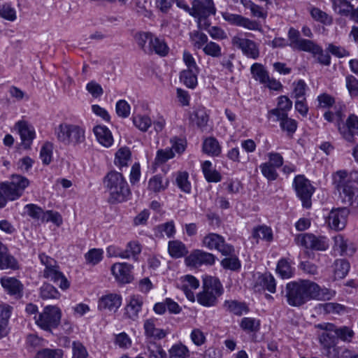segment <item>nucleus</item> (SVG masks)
<instances>
[{"instance_id":"1","label":"nucleus","mask_w":358,"mask_h":358,"mask_svg":"<svg viewBox=\"0 0 358 358\" xmlns=\"http://www.w3.org/2000/svg\"><path fill=\"white\" fill-rule=\"evenodd\" d=\"M287 301L291 306L299 307L308 301L330 300L336 292L326 287H320L316 282L309 280L292 281L285 287Z\"/></svg>"},{"instance_id":"2","label":"nucleus","mask_w":358,"mask_h":358,"mask_svg":"<svg viewBox=\"0 0 358 358\" xmlns=\"http://www.w3.org/2000/svg\"><path fill=\"white\" fill-rule=\"evenodd\" d=\"M223 292V287L218 278L206 276L203 280V290L197 294V301L206 307L214 306Z\"/></svg>"},{"instance_id":"3","label":"nucleus","mask_w":358,"mask_h":358,"mask_svg":"<svg viewBox=\"0 0 358 358\" xmlns=\"http://www.w3.org/2000/svg\"><path fill=\"white\" fill-rule=\"evenodd\" d=\"M57 140L64 145H78L85 141V131L80 127L68 123L60 124L55 129Z\"/></svg>"},{"instance_id":"4","label":"nucleus","mask_w":358,"mask_h":358,"mask_svg":"<svg viewBox=\"0 0 358 358\" xmlns=\"http://www.w3.org/2000/svg\"><path fill=\"white\" fill-rule=\"evenodd\" d=\"M39 259L41 264L45 266L43 277L58 285L62 289H68L70 285L69 282L60 271L57 262L44 254L40 255Z\"/></svg>"},{"instance_id":"5","label":"nucleus","mask_w":358,"mask_h":358,"mask_svg":"<svg viewBox=\"0 0 358 358\" xmlns=\"http://www.w3.org/2000/svg\"><path fill=\"white\" fill-rule=\"evenodd\" d=\"M62 311L56 306H46L43 311L34 316L36 325L41 329L51 332L60 324Z\"/></svg>"},{"instance_id":"6","label":"nucleus","mask_w":358,"mask_h":358,"mask_svg":"<svg viewBox=\"0 0 358 358\" xmlns=\"http://www.w3.org/2000/svg\"><path fill=\"white\" fill-rule=\"evenodd\" d=\"M334 185L339 192L342 202L357 210L358 209V180H335Z\"/></svg>"},{"instance_id":"7","label":"nucleus","mask_w":358,"mask_h":358,"mask_svg":"<svg viewBox=\"0 0 358 358\" xmlns=\"http://www.w3.org/2000/svg\"><path fill=\"white\" fill-rule=\"evenodd\" d=\"M29 184V180H10L1 182L0 184V208L6 206L7 200L14 201L20 198Z\"/></svg>"},{"instance_id":"8","label":"nucleus","mask_w":358,"mask_h":358,"mask_svg":"<svg viewBox=\"0 0 358 358\" xmlns=\"http://www.w3.org/2000/svg\"><path fill=\"white\" fill-rule=\"evenodd\" d=\"M202 244L208 249L216 250L224 256L231 255L235 252L232 245L227 243L223 236L215 233L205 236Z\"/></svg>"},{"instance_id":"9","label":"nucleus","mask_w":358,"mask_h":358,"mask_svg":"<svg viewBox=\"0 0 358 358\" xmlns=\"http://www.w3.org/2000/svg\"><path fill=\"white\" fill-rule=\"evenodd\" d=\"M106 185L110 194L108 201L110 203H121L125 201L130 194L126 180H106Z\"/></svg>"},{"instance_id":"10","label":"nucleus","mask_w":358,"mask_h":358,"mask_svg":"<svg viewBox=\"0 0 358 358\" xmlns=\"http://www.w3.org/2000/svg\"><path fill=\"white\" fill-rule=\"evenodd\" d=\"M297 245L304 247L306 249L315 250H326L329 244L327 238L324 236H316L313 234H302L295 238Z\"/></svg>"},{"instance_id":"11","label":"nucleus","mask_w":358,"mask_h":358,"mask_svg":"<svg viewBox=\"0 0 358 358\" xmlns=\"http://www.w3.org/2000/svg\"><path fill=\"white\" fill-rule=\"evenodd\" d=\"M215 13L216 8L213 0L192 1L190 15L198 18L199 22Z\"/></svg>"},{"instance_id":"12","label":"nucleus","mask_w":358,"mask_h":358,"mask_svg":"<svg viewBox=\"0 0 358 358\" xmlns=\"http://www.w3.org/2000/svg\"><path fill=\"white\" fill-rule=\"evenodd\" d=\"M223 19L231 25L243 27L249 30H260L261 25L255 20L243 17L241 15L229 12L222 13Z\"/></svg>"},{"instance_id":"13","label":"nucleus","mask_w":358,"mask_h":358,"mask_svg":"<svg viewBox=\"0 0 358 358\" xmlns=\"http://www.w3.org/2000/svg\"><path fill=\"white\" fill-rule=\"evenodd\" d=\"M231 43L234 46L241 49L248 57L253 59L259 57V50L255 41L236 36L232 38Z\"/></svg>"},{"instance_id":"14","label":"nucleus","mask_w":358,"mask_h":358,"mask_svg":"<svg viewBox=\"0 0 358 358\" xmlns=\"http://www.w3.org/2000/svg\"><path fill=\"white\" fill-rule=\"evenodd\" d=\"M309 182L310 180H294L293 182L296 194L302 201V206L306 208L311 207V196L315 190Z\"/></svg>"},{"instance_id":"15","label":"nucleus","mask_w":358,"mask_h":358,"mask_svg":"<svg viewBox=\"0 0 358 358\" xmlns=\"http://www.w3.org/2000/svg\"><path fill=\"white\" fill-rule=\"evenodd\" d=\"M143 299L140 295H132L129 302L124 307V317L132 322H136L139 318V313L142 310Z\"/></svg>"},{"instance_id":"16","label":"nucleus","mask_w":358,"mask_h":358,"mask_svg":"<svg viewBox=\"0 0 358 358\" xmlns=\"http://www.w3.org/2000/svg\"><path fill=\"white\" fill-rule=\"evenodd\" d=\"M349 210L346 207L332 209L328 216V224L331 229L341 230L345 228Z\"/></svg>"},{"instance_id":"17","label":"nucleus","mask_w":358,"mask_h":358,"mask_svg":"<svg viewBox=\"0 0 358 358\" xmlns=\"http://www.w3.org/2000/svg\"><path fill=\"white\" fill-rule=\"evenodd\" d=\"M0 283L7 293L15 299H20L23 296V284L17 278L4 276L0 279Z\"/></svg>"},{"instance_id":"18","label":"nucleus","mask_w":358,"mask_h":358,"mask_svg":"<svg viewBox=\"0 0 358 358\" xmlns=\"http://www.w3.org/2000/svg\"><path fill=\"white\" fill-rule=\"evenodd\" d=\"M133 266L126 262L115 263L111 266V272L116 280L122 284L129 283L133 280Z\"/></svg>"},{"instance_id":"19","label":"nucleus","mask_w":358,"mask_h":358,"mask_svg":"<svg viewBox=\"0 0 358 358\" xmlns=\"http://www.w3.org/2000/svg\"><path fill=\"white\" fill-rule=\"evenodd\" d=\"M315 327L321 330L334 331L336 340L339 338L343 341L350 342L354 336V331L346 326L337 327L332 323H322Z\"/></svg>"},{"instance_id":"20","label":"nucleus","mask_w":358,"mask_h":358,"mask_svg":"<svg viewBox=\"0 0 358 358\" xmlns=\"http://www.w3.org/2000/svg\"><path fill=\"white\" fill-rule=\"evenodd\" d=\"M122 296L116 293H108L102 296L98 303V308L116 312L122 304Z\"/></svg>"},{"instance_id":"21","label":"nucleus","mask_w":358,"mask_h":358,"mask_svg":"<svg viewBox=\"0 0 358 358\" xmlns=\"http://www.w3.org/2000/svg\"><path fill=\"white\" fill-rule=\"evenodd\" d=\"M215 257L214 255L199 250L193 252L186 259L188 265L196 267L203 264L213 265L215 263Z\"/></svg>"},{"instance_id":"22","label":"nucleus","mask_w":358,"mask_h":358,"mask_svg":"<svg viewBox=\"0 0 358 358\" xmlns=\"http://www.w3.org/2000/svg\"><path fill=\"white\" fill-rule=\"evenodd\" d=\"M318 335V340L320 345L322 346V353L329 358H331L332 350L335 351L336 345V337L334 331L323 330Z\"/></svg>"},{"instance_id":"23","label":"nucleus","mask_w":358,"mask_h":358,"mask_svg":"<svg viewBox=\"0 0 358 358\" xmlns=\"http://www.w3.org/2000/svg\"><path fill=\"white\" fill-rule=\"evenodd\" d=\"M19 268L18 261L10 254L8 248L0 241V269L16 271Z\"/></svg>"},{"instance_id":"24","label":"nucleus","mask_w":358,"mask_h":358,"mask_svg":"<svg viewBox=\"0 0 358 358\" xmlns=\"http://www.w3.org/2000/svg\"><path fill=\"white\" fill-rule=\"evenodd\" d=\"M289 45L293 48L300 51H306L313 41L308 39H303L300 37V32L293 28H289L287 33Z\"/></svg>"},{"instance_id":"25","label":"nucleus","mask_w":358,"mask_h":358,"mask_svg":"<svg viewBox=\"0 0 358 358\" xmlns=\"http://www.w3.org/2000/svg\"><path fill=\"white\" fill-rule=\"evenodd\" d=\"M22 140V145L24 148H29L36 136L34 129L27 122L20 121L16 124Z\"/></svg>"},{"instance_id":"26","label":"nucleus","mask_w":358,"mask_h":358,"mask_svg":"<svg viewBox=\"0 0 358 358\" xmlns=\"http://www.w3.org/2000/svg\"><path fill=\"white\" fill-rule=\"evenodd\" d=\"M334 251L337 252L340 255L352 256L355 253L356 249L354 247L353 243L348 240L345 239L343 236H336L334 238Z\"/></svg>"},{"instance_id":"27","label":"nucleus","mask_w":358,"mask_h":358,"mask_svg":"<svg viewBox=\"0 0 358 358\" xmlns=\"http://www.w3.org/2000/svg\"><path fill=\"white\" fill-rule=\"evenodd\" d=\"M199 287V281L193 275H186L182 278L180 288L183 291L186 297L191 301H194L195 296L191 290L196 289Z\"/></svg>"},{"instance_id":"28","label":"nucleus","mask_w":358,"mask_h":358,"mask_svg":"<svg viewBox=\"0 0 358 358\" xmlns=\"http://www.w3.org/2000/svg\"><path fill=\"white\" fill-rule=\"evenodd\" d=\"M156 318H150L145 320L143 329L146 337L160 340L166 336L164 329L156 328Z\"/></svg>"},{"instance_id":"29","label":"nucleus","mask_w":358,"mask_h":358,"mask_svg":"<svg viewBox=\"0 0 358 358\" xmlns=\"http://www.w3.org/2000/svg\"><path fill=\"white\" fill-rule=\"evenodd\" d=\"M292 101L287 96L282 95L278 99L277 107L268 111V115L277 117H285L287 112L292 109Z\"/></svg>"},{"instance_id":"30","label":"nucleus","mask_w":358,"mask_h":358,"mask_svg":"<svg viewBox=\"0 0 358 358\" xmlns=\"http://www.w3.org/2000/svg\"><path fill=\"white\" fill-rule=\"evenodd\" d=\"M224 308L237 316H241L243 314L249 313L250 309L245 302L236 300H226L223 304Z\"/></svg>"},{"instance_id":"31","label":"nucleus","mask_w":358,"mask_h":358,"mask_svg":"<svg viewBox=\"0 0 358 358\" xmlns=\"http://www.w3.org/2000/svg\"><path fill=\"white\" fill-rule=\"evenodd\" d=\"M334 12L341 16L350 17L354 10V6L350 0H331Z\"/></svg>"},{"instance_id":"32","label":"nucleus","mask_w":358,"mask_h":358,"mask_svg":"<svg viewBox=\"0 0 358 358\" xmlns=\"http://www.w3.org/2000/svg\"><path fill=\"white\" fill-rule=\"evenodd\" d=\"M155 36L150 32H139L135 36L138 47L145 53L151 54V45L155 39Z\"/></svg>"},{"instance_id":"33","label":"nucleus","mask_w":358,"mask_h":358,"mask_svg":"<svg viewBox=\"0 0 358 358\" xmlns=\"http://www.w3.org/2000/svg\"><path fill=\"white\" fill-rule=\"evenodd\" d=\"M94 133L98 141L103 146L108 148L113 143L110 131L106 126L98 125L94 128Z\"/></svg>"},{"instance_id":"34","label":"nucleus","mask_w":358,"mask_h":358,"mask_svg":"<svg viewBox=\"0 0 358 358\" xmlns=\"http://www.w3.org/2000/svg\"><path fill=\"white\" fill-rule=\"evenodd\" d=\"M142 250V246L137 241H131L127 243L125 249H122V259H132L136 261Z\"/></svg>"},{"instance_id":"35","label":"nucleus","mask_w":358,"mask_h":358,"mask_svg":"<svg viewBox=\"0 0 358 358\" xmlns=\"http://www.w3.org/2000/svg\"><path fill=\"white\" fill-rule=\"evenodd\" d=\"M306 52H311L318 63L324 66L330 65L331 57L329 52H325L320 46L313 41Z\"/></svg>"},{"instance_id":"36","label":"nucleus","mask_w":358,"mask_h":358,"mask_svg":"<svg viewBox=\"0 0 358 358\" xmlns=\"http://www.w3.org/2000/svg\"><path fill=\"white\" fill-rule=\"evenodd\" d=\"M168 250L169 255L173 258H180L187 255L188 250L185 245L178 240L169 242Z\"/></svg>"},{"instance_id":"37","label":"nucleus","mask_w":358,"mask_h":358,"mask_svg":"<svg viewBox=\"0 0 358 358\" xmlns=\"http://www.w3.org/2000/svg\"><path fill=\"white\" fill-rule=\"evenodd\" d=\"M250 72L252 78L259 81L261 84L266 83L268 80V73L264 66L260 63H255L250 67Z\"/></svg>"},{"instance_id":"38","label":"nucleus","mask_w":358,"mask_h":358,"mask_svg":"<svg viewBox=\"0 0 358 358\" xmlns=\"http://www.w3.org/2000/svg\"><path fill=\"white\" fill-rule=\"evenodd\" d=\"M199 70L185 69L180 73V79L187 87L194 89L197 85V75Z\"/></svg>"},{"instance_id":"39","label":"nucleus","mask_w":358,"mask_h":358,"mask_svg":"<svg viewBox=\"0 0 358 358\" xmlns=\"http://www.w3.org/2000/svg\"><path fill=\"white\" fill-rule=\"evenodd\" d=\"M204 152L212 156H218L221 152V147L215 138H207L203 143Z\"/></svg>"},{"instance_id":"40","label":"nucleus","mask_w":358,"mask_h":358,"mask_svg":"<svg viewBox=\"0 0 358 358\" xmlns=\"http://www.w3.org/2000/svg\"><path fill=\"white\" fill-rule=\"evenodd\" d=\"M192 120L201 130L205 129L208 122V115L203 108H196L192 115Z\"/></svg>"},{"instance_id":"41","label":"nucleus","mask_w":358,"mask_h":358,"mask_svg":"<svg viewBox=\"0 0 358 358\" xmlns=\"http://www.w3.org/2000/svg\"><path fill=\"white\" fill-rule=\"evenodd\" d=\"M334 277L336 279H343L349 272L350 265L345 259H336L334 264Z\"/></svg>"},{"instance_id":"42","label":"nucleus","mask_w":358,"mask_h":358,"mask_svg":"<svg viewBox=\"0 0 358 358\" xmlns=\"http://www.w3.org/2000/svg\"><path fill=\"white\" fill-rule=\"evenodd\" d=\"M131 155V151L128 148H120L115 153V164L120 167L127 166Z\"/></svg>"},{"instance_id":"43","label":"nucleus","mask_w":358,"mask_h":358,"mask_svg":"<svg viewBox=\"0 0 358 358\" xmlns=\"http://www.w3.org/2000/svg\"><path fill=\"white\" fill-rule=\"evenodd\" d=\"M276 121L280 122V128L289 135H292L296 130L297 122L296 120L289 118L288 115L285 117H277Z\"/></svg>"},{"instance_id":"44","label":"nucleus","mask_w":358,"mask_h":358,"mask_svg":"<svg viewBox=\"0 0 358 358\" xmlns=\"http://www.w3.org/2000/svg\"><path fill=\"white\" fill-rule=\"evenodd\" d=\"M169 354L171 358H188L189 350L186 345L178 343L169 350Z\"/></svg>"},{"instance_id":"45","label":"nucleus","mask_w":358,"mask_h":358,"mask_svg":"<svg viewBox=\"0 0 358 358\" xmlns=\"http://www.w3.org/2000/svg\"><path fill=\"white\" fill-rule=\"evenodd\" d=\"M241 328L246 332H257L260 329V320L252 317H243L240 323Z\"/></svg>"},{"instance_id":"46","label":"nucleus","mask_w":358,"mask_h":358,"mask_svg":"<svg viewBox=\"0 0 358 358\" xmlns=\"http://www.w3.org/2000/svg\"><path fill=\"white\" fill-rule=\"evenodd\" d=\"M310 13L311 17L315 20L320 22L325 25H330L333 22L332 17L318 8H312L310 9Z\"/></svg>"},{"instance_id":"47","label":"nucleus","mask_w":358,"mask_h":358,"mask_svg":"<svg viewBox=\"0 0 358 358\" xmlns=\"http://www.w3.org/2000/svg\"><path fill=\"white\" fill-rule=\"evenodd\" d=\"M276 271L282 278H289L294 273L293 268L285 259H281L278 261Z\"/></svg>"},{"instance_id":"48","label":"nucleus","mask_w":358,"mask_h":358,"mask_svg":"<svg viewBox=\"0 0 358 358\" xmlns=\"http://www.w3.org/2000/svg\"><path fill=\"white\" fill-rule=\"evenodd\" d=\"M258 281L264 289L271 293H274L275 292V280L271 274L267 273L262 274L259 276Z\"/></svg>"},{"instance_id":"49","label":"nucleus","mask_w":358,"mask_h":358,"mask_svg":"<svg viewBox=\"0 0 358 358\" xmlns=\"http://www.w3.org/2000/svg\"><path fill=\"white\" fill-rule=\"evenodd\" d=\"M40 296L43 299H58L60 294L54 286L45 283L40 289Z\"/></svg>"},{"instance_id":"50","label":"nucleus","mask_w":358,"mask_h":358,"mask_svg":"<svg viewBox=\"0 0 358 358\" xmlns=\"http://www.w3.org/2000/svg\"><path fill=\"white\" fill-rule=\"evenodd\" d=\"M190 41L194 48L201 49L203 48L208 42V36L203 32L194 31L190 33Z\"/></svg>"},{"instance_id":"51","label":"nucleus","mask_w":358,"mask_h":358,"mask_svg":"<svg viewBox=\"0 0 358 358\" xmlns=\"http://www.w3.org/2000/svg\"><path fill=\"white\" fill-rule=\"evenodd\" d=\"M229 256V257H226L221 261L222 266L225 269H229L231 271L239 270L241 264L238 258L234 255V252Z\"/></svg>"},{"instance_id":"52","label":"nucleus","mask_w":358,"mask_h":358,"mask_svg":"<svg viewBox=\"0 0 358 358\" xmlns=\"http://www.w3.org/2000/svg\"><path fill=\"white\" fill-rule=\"evenodd\" d=\"M103 254V251L102 249L93 248L85 255V258L88 264L96 265L102 260Z\"/></svg>"},{"instance_id":"53","label":"nucleus","mask_w":358,"mask_h":358,"mask_svg":"<svg viewBox=\"0 0 358 358\" xmlns=\"http://www.w3.org/2000/svg\"><path fill=\"white\" fill-rule=\"evenodd\" d=\"M134 124L141 131H146L152 124L151 119L147 115H137L133 117Z\"/></svg>"},{"instance_id":"54","label":"nucleus","mask_w":358,"mask_h":358,"mask_svg":"<svg viewBox=\"0 0 358 358\" xmlns=\"http://www.w3.org/2000/svg\"><path fill=\"white\" fill-rule=\"evenodd\" d=\"M151 45V54L155 52L162 57L166 56L169 52V47L166 43L157 37H155Z\"/></svg>"},{"instance_id":"55","label":"nucleus","mask_w":358,"mask_h":358,"mask_svg":"<svg viewBox=\"0 0 358 358\" xmlns=\"http://www.w3.org/2000/svg\"><path fill=\"white\" fill-rule=\"evenodd\" d=\"M64 352L62 349L44 348L36 354V358H62Z\"/></svg>"},{"instance_id":"56","label":"nucleus","mask_w":358,"mask_h":358,"mask_svg":"<svg viewBox=\"0 0 358 358\" xmlns=\"http://www.w3.org/2000/svg\"><path fill=\"white\" fill-rule=\"evenodd\" d=\"M0 17L8 21H14L17 17L16 11L10 3H5L0 5Z\"/></svg>"},{"instance_id":"57","label":"nucleus","mask_w":358,"mask_h":358,"mask_svg":"<svg viewBox=\"0 0 358 358\" xmlns=\"http://www.w3.org/2000/svg\"><path fill=\"white\" fill-rule=\"evenodd\" d=\"M24 210L25 213L34 220L41 219L42 220V217L45 214L42 208L34 203L27 204L24 206Z\"/></svg>"},{"instance_id":"58","label":"nucleus","mask_w":358,"mask_h":358,"mask_svg":"<svg viewBox=\"0 0 358 358\" xmlns=\"http://www.w3.org/2000/svg\"><path fill=\"white\" fill-rule=\"evenodd\" d=\"M53 147L50 143H45L41 149L40 158L44 164H49L52 158Z\"/></svg>"},{"instance_id":"59","label":"nucleus","mask_w":358,"mask_h":358,"mask_svg":"<svg viewBox=\"0 0 358 358\" xmlns=\"http://www.w3.org/2000/svg\"><path fill=\"white\" fill-rule=\"evenodd\" d=\"M203 51L206 55L213 57H219L222 55L221 47L217 43L213 41L207 42L203 48Z\"/></svg>"},{"instance_id":"60","label":"nucleus","mask_w":358,"mask_h":358,"mask_svg":"<svg viewBox=\"0 0 358 358\" xmlns=\"http://www.w3.org/2000/svg\"><path fill=\"white\" fill-rule=\"evenodd\" d=\"M202 170L206 179H220L221 176L218 171L213 168L209 161H205L202 164Z\"/></svg>"},{"instance_id":"61","label":"nucleus","mask_w":358,"mask_h":358,"mask_svg":"<svg viewBox=\"0 0 358 358\" xmlns=\"http://www.w3.org/2000/svg\"><path fill=\"white\" fill-rule=\"evenodd\" d=\"M202 170L206 179H220L221 176L218 171L213 168L209 161H205L202 164Z\"/></svg>"},{"instance_id":"62","label":"nucleus","mask_w":358,"mask_h":358,"mask_svg":"<svg viewBox=\"0 0 358 358\" xmlns=\"http://www.w3.org/2000/svg\"><path fill=\"white\" fill-rule=\"evenodd\" d=\"M42 222H51L59 227L62 222V215L52 210H47L42 217Z\"/></svg>"},{"instance_id":"63","label":"nucleus","mask_w":358,"mask_h":358,"mask_svg":"<svg viewBox=\"0 0 358 358\" xmlns=\"http://www.w3.org/2000/svg\"><path fill=\"white\" fill-rule=\"evenodd\" d=\"M175 154L172 149H161L157 152L155 162L157 164H163L167 162L169 159L173 158Z\"/></svg>"},{"instance_id":"64","label":"nucleus","mask_w":358,"mask_h":358,"mask_svg":"<svg viewBox=\"0 0 358 358\" xmlns=\"http://www.w3.org/2000/svg\"><path fill=\"white\" fill-rule=\"evenodd\" d=\"M346 87L352 97L358 96V80L352 75L345 78Z\"/></svg>"}]
</instances>
